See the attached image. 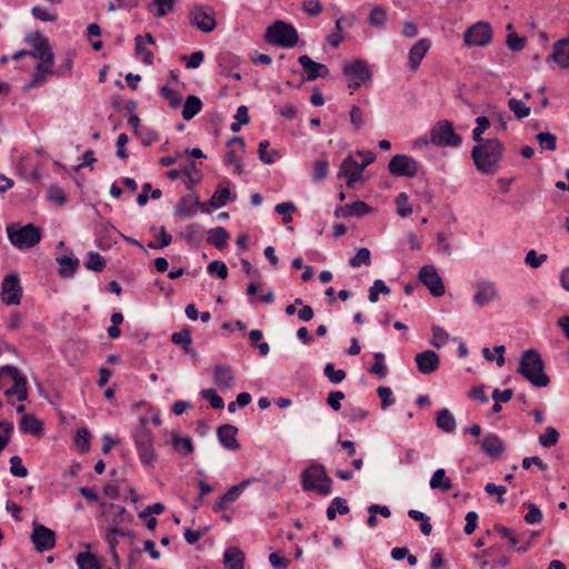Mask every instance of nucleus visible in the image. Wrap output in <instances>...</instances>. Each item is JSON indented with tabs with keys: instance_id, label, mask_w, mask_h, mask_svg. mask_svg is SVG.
<instances>
[{
	"instance_id": "f257e3e1",
	"label": "nucleus",
	"mask_w": 569,
	"mask_h": 569,
	"mask_svg": "<svg viewBox=\"0 0 569 569\" xmlns=\"http://www.w3.org/2000/svg\"><path fill=\"white\" fill-rule=\"evenodd\" d=\"M503 143L497 138L478 142L471 150V158L477 170L487 176H493L500 168L503 156Z\"/></svg>"
},
{
	"instance_id": "f03ea898",
	"label": "nucleus",
	"mask_w": 569,
	"mask_h": 569,
	"mask_svg": "<svg viewBox=\"0 0 569 569\" xmlns=\"http://www.w3.org/2000/svg\"><path fill=\"white\" fill-rule=\"evenodd\" d=\"M517 372L537 388H545L550 383V378L545 372V362L535 349L522 353Z\"/></svg>"
},
{
	"instance_id": "7ed1b4c3",
	"label": "nucleus",
	"mask_w": 569,
	"mask_h": 569,
	"mask_svg": "<svg viewBox=\"0 0 569 569\" xmlns=\"http://www.w3.org/2000/svg\"><path fill=\"white\" fill-rule=\"evenodd\" d=\"M301 485L305 491H315L328 496L332 491V479L323 465L313 462L301 473Z\"/></svg>"
},
{
	"instance_id": "20e7f679",
	"label": "nucleus",
	"mask_w": 569,
	"mask_h": 569,
	"mask_svg": "<svg viewBox=\"0 0 569 569\" xmlns=\"http://www.w3.org/2000/svg\"><path fill=\"white\" fill-rule=\"evenodd\" d=\"M139 426L132 433V438L134 440L140 461L143 465H151L156 460V452L153 448V435L147 428L149 418L141 416L139 418Z\"/></svg>"
},
{
	"instance_id": "39448f33",
	"label": "nucleus",
	"mask_w": 569,
	"mask_h": 569,
	"mask_svg": "<svg viewBox=\"0 0 569 569\" xmlns=\"http://www.w3.org/2000/svg\"><path fill=\"white\" fill-rule=\"evenodd\" d=\"M7 233L9 241L21 250L34 247L42 239L41 229L33 223H28L22 227L9 224L7 227Z\"/></svg>"
},
{
	"instance_id": "423d86ee",
	"label": "nucleus",
	"mask_w": 569,
	"mask_h": 569,
	"mask_svg": "<svg viewBox=\"0 0 569 569\" xmlns=\"http://www.w3.org/2000/svg\"><path fill=\"white\" fill-rule=\"evenodd\" d=\"M264 39L271 44L292 48L298 43L299 36L292 24L277 20L267 28Z\"/></svg>"
},
{
	"instance_id": "0eeeda50",
	"label": "nucleus",
	"mask_w": 569,
	"mask_h": 569,
	"mask_svg": "<svg viewBox=\"0 0 569 569\" xmlns=\"http://www.w3.org/2000/svg\"><path fill=\"white\" fill-rule=\"evenodd\" d=\"M8 378L12 381V387L4 390L6 396H16L19 401L28 398L27 378L14 366L0 367V389L4 387L3 380Z\"/></svg>"
},
{
	"instance_id": "6e6552de",
	"label": "nucleus",
	"mask_w": 569,
	"mask_h": 569,
	"mask_svg": "<svg viewBox=\"0 0 569 569\" xmlns=\"http://www.w3.org/2000/svg\"><path fill=\"white\" fill-rule=\"evenodd\" d=\"M430 141L435 146L458 147L461 144V137L455 132L449 120H441L431 129Z\"/></svg>"
},
{
	"instance_id": "1a4fd4ad",
	"label": "nucleus",
	"mask_w": 569,
	"mask_h": 569,
	"mask_svg": "<svg viewBox=\"0 0 569 569\" xmlns=\"http://www.w3.org/2000/svg\"><path fill=\"white\" fill-rule=\"evenodd\" d=\"M418 161L407 154H395L389 163L388 170L395 177L413 178L420 173Z\"/></svg>"
},
{
	"instance_id": "9d476101",
	"label": "nucleus",
	"mask_w": 569,
	"mask_h": 569,
	"mask_svg": "<svg viewBox=\"0 0 569 569\" xmlns=\"http://www.w3.org/2000/svg\"><path fill=\"white\" fill-rule=\"evenodd\" d=\"M190 23L202 32H211L217 27L214 11L210 7L193 6L189 13Z\"/></svg>"
},
{
	"instance_id": "9b49d317",
	"label": "nucleus",
	"mask_w": 569,
	"mask_h": 569,
	"mask_svg": "<svg viewBox=\"0 0 569 569\" xmlns=\"http://www.w3.org/2000/svg\"><path fill=\"white\" fill-rule=\"evenodd\" d=\"M419 281L425 284L433 297L445 295V284L432 264L423 266L418 273Z\"/></svg>"
},
{
	"instance_id": "f8f14e48",
	"label": "nucleus",
	"mask_w": 569,
	"mask_h": 569,
	"mask_svg": "<svg viewBox=\"0 0 569 569\" xmlns=\"http://www.w3.org/2000/svg\"><path fill=\"white\" fill-rule=\"evenodd\" d=\"M492 38L491 27L487 22H477L465 32V42L467 46L485 47Z\"/></svg>"
},
{
	"instance_id": "ddd939ff",
	"label": "nucleus",
	"mask_w": 569,
	"mask_h": 569,
	"mask_svg": "<svg viewBox=\"0 0 569 569\" xmlns=\"http://www.w3.org/2000/svg\"><path fill=\"white\" fill-rule=\"evenodd\" d=\"M31 541L39 552L48 551L56 546V532L40 523H33Z\"/></svg>"
},
{
	"instance_id": "4468645a",
	"label": "nucleus",
	"mask_w": 569,
	"mask_h": 569,
	"mask_svg": "<svg viewBox=\"0 0 569 569\" xmlns=\"http://www.w3.org/2000/svg\"><path fill=\"white\" fill-rule=\"evenodd\" d=\"M298 61L306 72V77H303L301 82L297 86L298 88H300L305 81H315L318 78H327L329 76V69L326 64L313 61L307 54L300 56Z\"/></svg>"
},
{
	"instance_id": "2eb2a0df",
	"label": "nucleus",
	"mask_w": 569,
	"mask_h": 569,
	"mask_svg": "<svg viewBox=\"0 0 569 569\" xmlns=\"http://www.w3.org/2000/svg\"><path fill=\"white\" fill-rule=\"evenodd\" d=\"M22 297V288L18 274L11 273L2 281V301L6 305H19Z\"/></svg>"
},
{
	"instance_id": "dca6fc26",
	"label": "nucleus",
	"mask_w": 569,
	"mask_h": 569,
	"mask_svg": "<svg viewBox=\"0 0 569 569\" xmlns=\"http://www.w3.org/2000/svg\"><path fill=\"white\" fill-rule=\"evenodd\" d=\"M30 57L39 60L36 66L37 70L51 71L54 54L49 40H41L32 50H30Z\"/></svg>"
},
{
	"instance_id": "f3484780",
	"label": "nucleus",
	"mask_w": 569,
	"mask_h": 569,
	"mask_svg": "<svg viewBox=\"0 0 569 569\" xmlns=\"http://www.w3.org/2000/svg\"><path fill=\"white\" fill-rule=\"evenodd\" d=\"M343 74L350 80H356L361 83L370 81L372 78V71L366 60L357 59L351 63L343 66Z\"/></svg>"
},
{
	"instance_id": "a211bd4d",
	"label": "nucleus",
	"mask_w": 569,
	"mask_h": 569,
	"mask_svg": "<svg viewBox=\"0 0 569 569\" xmlns=\"http://www.w3.org/2000/svg\"><path fill=\"white\" fill-rule=\"evenodd\" d=\"M338 177L347 178V187L349 189L355 188V184L362 179V171L360 170V163L353 159L352 156H348L343 159Z\"/></svg>"
},
{
	"instance_id": "6ab92c4d",
	"label": "nucleus",
	"mask_w": 569,
	"mask_h": 569,
	"mask_svg": "<svg viewBox=\"0 0 569 569\" xmlns=\"http://www.w3.org/2000/svg\"><path fill=\"white\" fill-rule=\"evenodd\" d=\"M415 361L419 372L422 375H431L439 369L440 358L433 350H425L415 357Z\"/></svg>"
},
{
	"instance_id": "aec40b11",
	"label": "nucleus",
	"mask_w": 569,
	"mask_h": 569,
	"mask_svg": "<svg viewBox=\"0 0 569 569\" xmlns=\"http://www.w3.org/2000/svg\"><path fill=\"white\" fill-rule=\"evenodd\" d=\"M238 433V428L233 425H222L217 430V436L219 442L228 450H238L240 448V443L236 438Z\"/></svg>"
},
{
	"instance_id": "412c9836",
	"label": "nucleus",
	"mask_w": 569,
	"mask_h": 569,
	"mask_svg": "<svg viewBox=\"0 0 569 569\" xmlns=\"http://www.w3.org/2000/svg\"><path fill=\"white\" fill-rule=\"evenodd\" d=\"M505 449L503 441L496 433L487 435L481 441V450L492 459H498L503 453Z\"/></svg>"
},
{
	"instance_id": "4be33fe9",
	"label": "nucleus",
	"mask_w": 569,
	"mask_h": 569,
	"mask_svg": "<svg viewBox=\"0 0 569 569\" xmlns=\"http://www.w3.org/2000/svg\"><path fill=\"white\" fill-rule=\"evenodd\" d=\"M430 47H431V42L429 39H426V38L418 40L412 46V48L409 51V56H408L409 67L411 70H417L419 68L423 57L426 56V53L428 52Z\"/></svg>"
},
{
	"instance_id": "5701e85b",
	"label": "nucleus",
	"mask_w": 569,
	"mask_h": 569,
	"mask_svg": "<svg viewBox=\"0 0 569 569\" xmlns=\"http://www.w3.org/2000/svg\"><path fill=\"white\" fill-rule=\"evenodd\" d=\"M476 288L477 291L473 296V302L479 307H483L485 305L489 303L490 301L497 298L496 287L491 282H478Z\"/></svg>"
},
{
	"instance_id": "b1692460",
	"label": "nucleus",
	"mask_w": 569,
	"mask_h": 569,
	"mask_svg": "<svg viewBox=\"0 0 569 569\" xmlns=\"http://www.w3.org/2000/svg\"><path fill=\"white\" fill-rule=\"evenodd\" d=\"M234 375L228 366L217 365L213 369V381L221 389H231L234 385Z\"/></svg>"
},
{
	"instance_id": "393cba45",
	"label": "nucleus",
	"mask_w": 569,
	"mask_h": 569,
	"mask_svg": "<svg viewBox=\"0 0 569 569\" xmlns=\"http://www.w3.org/2000/svg\"><path fill=\"white\" fill-rule=\"evenodd\" d=\"M550 59L562 69L569 68V37L555 42Z\"/></svg>"
},
{
	"instance_id": "a878e982",
	"label": "nucleus",
	"mask_w": 569,
	"mask_h": 569,
	"mask_svg": "<svg viewBox=\"0 0 569 569\" xmlns=\"http://www.w3.org/2000/svg\"><path fill=\"white\" fill-rule=\"evenodd\" d=\"M248 482L249 481L246 480L240 482L239 485L229 488V490L220 497L219 501L216 502L213 507L214 511L224 510L229 503L236 501L243 491V489L247 487Z\"/></svg>"
},
{
	"instance_id": "bb28decb",
	"label": "nucleus",
	"mask_w": 569,
	"mask_h": 569,
	"mask_svg": "<svg viewBox=\"0 0 569 569\" xmlns=\"http://www.w3.org/2000/svg\"><path fill=\"white\" fill-rule=\"evenodd\" d=\"M57 263L60 266L58 274L62 278H71L79 268L80 261L78 258L70 256H59L56 258Z\"/></svg>"
},
{
	"instance_id": "cd10ccee",
	"label": "nucleus",
	"mask_w": 569,
	"mask_h": 569,
	"mask_svg": "<svg viewBox=\"0 0 569 569\" xmlns=\"http://www.w3.org/2000/svg\"><path fill=\"white\" fill-rule=\"evenodd\" d=\"M226 569H244V553L239 548L229 547L223 555Z\"/></svg>"
},
{
	"instance_id": "c85d7f7f",
	"label": "nucleus",
	"mask_w": 569,
	"mask_h": 569,
	"mask_svg": "<svg viewBox=\"0 0 569 569\" xmlns=\"http://www.w3.org/2000/svg\"><path fill=\"white\" fill-rule=\"evenodd\" d=\"M171 341L180 346L184 353H188L192 357H197L198 353L191 348L192 345V338H191V330L188 327H184L178 332H173L171 335Z\"/></svg>"
},
{
	"instance_id": "c756f323",
	"label": "nucleus",
	"mask_w": 569,
	"mask_h": 569,
	"mask_svg": "<svg viewBox=\"0 0 569 569\" xmlns=\"http://www.w3.org/2000/svg\"><path fill=\"white\" fill-rule=\"evenodd\" d=\"M241 63V58L237 54L226 51L218 56V67L222 76H229L233 69H237Z\"/></svg>"
},
{
	"instance_id": "7c9ffc66",
	"label": "nucleus",
	"mask_w": 569,
	"mask_h": 569,
	"mask_svg": "<svg viewBox=\"0 0 569 569\" xmlns=\"http://www.w3.org/2000/svg\"><path fill=\"white\" fill-rule=\"evenodd\" d=\"M19 428L21 432L38 436L42 432V422L33 415H24L20 419Z\"/></svg>"
},
{
	"instance_id": "2f4dec72",
	"label": "nucleus",
	"mask_w": 569,
	"mask_h": 569,
	"mask_svg": "<svg viewBox=\"0 0 569 569\" xmlns=\"http://www.w3.org/2000/svg\"><path fill=\"white\" fill-rule=\"evenodd\" d=\"M436 425L439 429L447 433L453 432L457 427L453 415L447 408H443L437 412Z\"/></svg>"
},
{
	"instance_id": "473e14b6",
	"label": "nucleus",
	"mask_w": 569,
	"mask_h": 569,
	"mask_svg": "<svg viewBox=\"0 0 569 569\" xmlns=\"http://www.w3.org/2000/svg\"><path fill=\"white\" fill-rule=\"evenodd\" d=\"M229 238H230V234L223 227H216L208 231L207 241L211 246L221 250L227 246Z\"/></svg>"
},
{
	"instance_id": "72a5a7b5",
	"label": "nucleus",
	"mask_w": 569,
	"mask_h": 569,
	"mask_svg": "<svg viewBox=\"0 0 569 569\" xmlns=\"http://www.w3.org/2000/svg\"><path fill=\"white\" fill-rule=\"evenodd\" d=\"M202 109V101L199 97L190 94L187 97L183 109H182V118L184 120H191L194 118Z\"/></svg>"
},
{
	"instance_id": "f704fd0d",
	"label": "nucleus",
	"mask_w": 569,
	"mask_h": 569,
	"mask_svg": "<svg viewBox=\"0 0 569 569\" xmlns=\"http://www.w3.org/2000/svg\"><path fill=\"white\" fill-rule=\"evenodd\" d=\"M431 489H439L441 491H449L452 489L451 479L446 477V470L442 468L437 469L429 482Z\"/></svg>"
},
{
	"instance_id": "c9c22d12",
	"label": "nucleus",
	"mask_w": 569,
	"mask_h": 569,
	"mask_svg": "<svg viewBox=\"0 0 569 569\" xmlns=\"http://www.w3.org/2000/svg\"><path fill=\"white\" fill-rule=\"evenodd\" d=\"M76 562L79 569H101V563L98 558L89 551L79 552Z\"/></svg>"
},
{
	"instance_id": "e433bc0d",
	"label": "nucleus",
	"mask_w": 569,
	"mask_h": 569,
	"mask_svg": "<svg viewBox=\"0 0 569 569\" xmlns=\"http://www.w3.org/2000/svg\"><path fill=\"white\" fill-rule=\"evenodd\" d=\"M236 194H231L228 188H219L209 199V206L213 208H220L226 204L227 201H233Z\"/></svg>"
},
{
	"instance_id": "4c0bfd02",
	"label": "nucleus",
	"mask_w": 569,
	"mask_h": 569,
	"mask_svg": "<svg viewBox=\"0 0 569 569\" xmlns=\"http://www.w3.org/2000/svg\"><path fill=\"white\" fill-rule=\"evenodd\" d=\"M182 237L189 244L199 243L203 238V228L198 223H190L186 227Z\"/></svg>"
},
{
	"instance_id": "58836bf2",
	"label": "nucleus",
	"mask_w": 569,
	"mask_h": 569,
	"mask_svg": "<svg viewBox=\"0 0 569 569\" xmlns=\"http://www.w3.org/2000/svg\"><path fill=\"white\" fill-rule=\"evenodd\" d=\"M172 446L174 450L181 451L183 456H188L193 451V443L189 437H180L178 433L172 435Z\"/></svg>"
},
{
	"instance_id": "ea45409f",
	"label": "nucleus",
	"mask_w": 569,
	"mask_h": 569,
	"mask_svg": "<svg viewBox=\"0 0 569 569\" xmlns=\"http://www.w3.org/2000/svg\"><path fill=\"white\" fill-rule=\"evenodd\" d=\"M84 266L88 270H92L94 272H102L107 266L106 260L100 253L96 251H90L88 253V259L84 262Z\"/></svg>"
},
{
	"instance_id": "a19ab883",
	"label": "nucleus",
	"mask_w": 569,
	"mask_h": 569,
	"mask_svg": "<svg viewBox=\"0 0 569 569\" xmlns=\"http://www.w3.org/2000/svg\"><path fill=\"white\" fill-rule=\"evenodd\" d=\"M329 172V162L327 159H317L312 166V179L313 181H321L327 178Z\"/></svg>"
},
{
	"instance_id": "79ce46f5",
	"label": "nucleus",
	"mask_w": 569,
	"mask_h": 569,
	"mask_svg": "<svg viewBox=\"0 0 569 569\" xmlns=\"http://www.w3.org/2000/svg\"><path fill=\"white\" fill-rule=\"evenodd\" d=\"M375 362L370 367L369 372L376 375L378 378L383 379L387 376L388 368L385 363V355L382 352H376L373 355Z\"/></svg>"
},
{
	"instance_id": "37998d69",
	"label": "nucleus",
	"mask_w": 569,
	"mask_h": 569,
	"mask_svg": "<svg viewBox=\"0 0 569 569\" xmlns=\"http://www.w3.org/2000/svg\"><path fill=\"white\" fill-rule=\"evenodd\" d=\"M432 339L430 340V345L437 349L442 348L450 339L449 333L439 326H432Z\"/></svg>"
},
{
	"instance_id": "c03bdc74",
	"label": "nucleus",
	"mask_w": 569,
	"mask_h": 569,
	"mask_svg": "<svg viewBox=\"0 0 569 569\" xmlns=\"http://www.w3.org/2000/svg\"><path fill=\"white\" fill-rule=\"evenodd\" d=\"M476 123L477 126L472 130V140L476 143L486 141V138H482V134L490 127V120L485 116H480L476 119Z\"/></svg>"
},
{
	"instance_id": "a18cd8bd",
	"label": "nucleus",
	"mask_w": 569,
	"mask_h": 569,
	"mask_svg": "<svg viewBox=\"0 0 569 569\" xmlns=\"http://www.w3.org/2000/svg\"><path fill=\"white\" fill-rule=\"evenodd\" d=\"M508 107L515 113V117L519 120L530 114V108L527 107L521 100L516 98L509 99Z\"/></svg>"
},
{
	"instance_id": "49530a36",
	"label": "nucleus",
	"mask_w": 569,
	"mask_h": 569,
	"mask_svg": "<svg viewBox=\"0 0 569 569\" xmlns=\"http://www.w3.org/2000/svg\"><path fill=\"white\" fill-rule=\"evenodd\" d=\"M269 146L270 143L268 140H262L258 148L259 159L266 164H272L278 156L277 150L268 151Z\"/></svg>"
},
{
	"instance_id": "de8ad7c7",
	"label": "nucleus",
	"mask_w": 569,
	"mask_h": 569,
	"mask_svg": "<svg viewBox=\"0 0 569 569\" xmlns=\"http://www.w3.org/2000/svg\"><path fill=\"white\" fill-rule=\"evenodd\" d=\"M368 21L372 27L382 28L387 21L386 10L380 6L375 7L369 14Z\"/></svg>"
},
{
	"instance_id": "09e8293b",
	"label": "nucleus",
	"mask_w": 569,
	"mask_h": 569,
	"mask_svg": "<svg viewBox=\"0 0 569 569\" xmlns=\"http://www.w3.org/2000/svg\"><path fill=\"white\" fill-rule=\"evenodd\" d=\"M371 263V253L368 248H360L356 256L349 260L352 268L361 267L362 264L369 266Z\"/></svg>"
},
{
	"instance_id": "8fccbe9b",
	"label": "nucleus",
	"mask_w": 569,
	"mask_h": 569,
	"mask_svg": "<svg viewBox=\"0 0 569 569\" xmlns=\"http://www.w3.org/2000/svg\"><path fill=\"white\" fill-rule=\"evenodd\" d=\"M388 295L390 293V288L385 283V281L377 279L373 281L372 287L369 289L368 299L370 302H377L379 300V295Z\"/></svg>"
},
{
	"instance_id": "3c124183",
	"label": "nucleus",
	"mask_w": 569,
	"mask_h": 569,
	"mask_svg": "<svg viewBox=\"0 0 569 569\" xmlns=\"http://www.w3.org/2000/svg\"><path fill=\"white\" fill-rule=\"evenodd\" d=\"M559 432L553 427H547L543 435L538 438L539 443L542 447L550 448L558 442Z\"/></svg>"
},
{
	"instance_id": "603ef678",
	"label": "nucleus",
	"mask_w": 569,
	"mask_h": 569,
	"mask_svg": "<svg viewBox=\"0 0 569 569\" xmlns=\"http://www.w3.org/2000/svg\"><path fill=\"white\" fill-rule=\"evenodd\" d=\"M526 506L528 508V512L525 516V521L529 525L540 523L543 518L542 511L540 510V508L536 503H532V502H528V503H526Z\"/></svg>"
},
{
	"instance_id": "864d4df0",
	"label": "nucleus",
	"mask_w": 569,
	"mask_h": 569,
	"mask_svg": "<svg viewBox=\"0 0 569 569\" xmlns=\"http://www.w3.org/2000/svg\"><path fill=\"white\" fill-rule=\"evenodd\" d=\"M73 57L74 54L71 51L66 52V54L62 57L61 63L56 70H53V73L60 77L70 74L73 64Z\"/></svg>"
},
{
	"instance_id": "5fc2aeb1",
	"label": "nucleus",
	"mask_w": 569,
	"mask_h": 569,
	"mask_svg": "<svg viewBox=\"0 0 569 569\" xmlns=\"http://www.w3.org/2000/svg\"><path fill=\"white\" fill-rule=\"evenodd\" d=\"M323 373L335 385L340 383L346 378V371L342 369L336 370L332 363L325 366Z\"/></svg>"
},
{
	"instance_id": "6e6d98bb",
	"label": "nucleus",
	"mask_w": 569,
	"mask_h": 569,
	"mask_svg": "<svg viewBox=\"0 0 569 569\" xmlns=\"http://www.w3.org/2000/svg\"><path fill=\"white\" fill-rule=\"evenodd\" d=\"M536 138L541 148L549 151H555L557 149V138L555 134L550 132H539Z\"/></svg>"
},
{
	"instance_id": "4d7b16f0",
	"label": "nucleus",
	"mask_w": 569,
	"mask_h": 569,
	"mask_svg": "<svg viewBox=\"0 0 569 569\" xmlns=\"http://www.w3.org/2000/svg\"><path fill=\"white\" fill-rule=\"evenodd\" d=\"M201 397L208 400L212 408L222 409L224 407L223 399L217 393L214 389H203L201 391Z\"/></svg>"
},
{
	"instance_id": "13d9d810",
	"label": "nucleus",
	"mask_w": 569,
	"mask_h": 569,
	"mask_svg": "<svg viewBox=\"0 0 569 569\" xmlns=\"http://www.w3.org/2000/svg\"><path fill=\"white\" fill-rule=\"evenodd\" d=\"M397 212L400 217L406 218L412 213L411 206L408 204V194L401 192L396 198Z\"/></svg>"
},
{
	"instance_id": "bf43d9fd",
	"label": "nucleus",
	"mask_w": 569,
	"mask_h": 569,
	"mask_svg": "<svg viewBox=\"0 0 569 569\" xmlns=\"http://www.w3.org/2000/svg\"><path fill=\"white\" fill-rule=\"evenodd\" d=\"M134 42H136V54L142 56L143 63L147 66H150L153 61V53L143 47V37L137 36L134 39Z\"/></svg>"
},
{
	"instance_id": "052dcab7",
	"label": "nucleus",
	"mask_w": 569,
	"mask_h": 569,
	"mask_svg": "<svg viewBox=\"0 0 569 569\" xmlns=\"http://www.w3.org/2000/svg\"><path fill=\"white\" fill-rule=\"evenodd\" d=\"M90 431L87 428H79L76 433V445L82 450L88 451L90 449Z\"/></svg>"
},
{
	"instance_id": "680f3d73",
	"label": "nucleus",
	"mask_w": 569,
	"mask_h": 569,
	"mask_svg": "<svg viewBox=\"0 0 569 569\" xmlns=\"http://www.w3.org/2000/svg\"><path fill=\"white\" fill-rule=\"evenodd\" d=\"M160 92H161L162 97L166 100H168L171 108L176 109L181 104L182 99L176 90L169 88L168 86H163L160 89Z\"/></svg>"
},
{
	"instance_id": "e2e57ef3",
	"label": "nucleus",
	"mask_w": 569,
	"mask_h": 569,
	"mask_svg": "<svg viewBox=\"0 0 569 569\" xmlns=\"http://www.w3.org/2000/svg\"><path fill=\"white\" fill-rule=\"evenodd\" d=\"M348 207H349L350 217L351 216L363 217L372 211V208L369 204H367L365 201H361V200H357V201L348 204Z\"/></svg>"
},
{
	"instance_id": "0e129e2a",
	"label": "nucleus",
	"mask_w": 569,
	"mask_h": 569,
	"mask_svg": "<svg viewBox=\"0 0 569 569\" xmlns=\"http://www.w3.org/2000/svg\"><path fill=\"white\" fill-rule=\"evenodd\" d=\"M10 465V472L14 477L24 478L28 476V469L22 465V459L19 456H12Z\"/></svg>"
},
{
	"instance_id": "69168bd1",
	"label": "nucleus",
	"mask_w": 569,
	"mask_h": 569,
	"mask_svg": "<svg viewBox=\"0 0 569 569\" xmlns=\"http://www.w3.org/2000/svg\"><path fill=\"white\" fill-rule=\"evenodd\" d=\"M48 199L56 202L58 206H63L67 202V194L58 186H50L48 189Z\"/></svg>"
},
{
	"instance_id": "338daca9",
	"label": "nucleus",
	"mask_w": 569,
	"mask_h": 569,
	"mask_svg": "<svg viewBox=\"0 0 569 569\" xmlns=\"http://www.w3.org/2000/svg\"><path fill=\"white\" fill-rule=\"evenodd\" d=\"M548 256L546 253L537 254L536 250H529L526 254L525 262L529 264L531 268H539L546 260Z\"/></svg>"
},
{
	"instance_id": "774afa93",
	"label": "nucleus",
	"mask_w": 569,
	"mask_h": 569,
	"mask_svg": "<svg viewBox=\"0 0 569 569\" xmlns=\"http://www.w3.org/2000/svg\"><path fill=\"white\" fill-rule=\"evenodd\" d=\"M526 44V38L519 37L517 33H509L507 36V46L508 48L513 51L518 52L521 51L525 48Z\"/></svg>"
}]
</instances>
